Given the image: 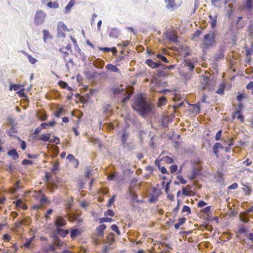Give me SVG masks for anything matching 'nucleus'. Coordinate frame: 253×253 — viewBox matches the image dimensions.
<instances>
[{
    "label": "nucleus",
    "mask_w": 253,
    "mask_h": 253,
    "mask_svg": "<svg viewBox=\"0 0 253 253\" xmlns=\"http://www.w3.org/2000/svg\"><path fill=\"white\" fill-rule=\"evenodd\" d=\"M132 107L134 110L143 117L150 113L152 110L151 103L147 101L145 98L141 95L136 99Z\"/></svg>",
    "instance_id": "f257e3e1"
},
{
    "label": "nucleus",
    "mask_w": 253,
    "mask_h": 253,
    "mask_svg": "<svg viewBox=\"0 0 253 253\" xmlns=\"http://www.w3.org/2000/svg\"><path fill=\"white\" fill-rule=\"evenodd\" d=\"M215 43V34L213 31H210L208 34L205 35L203 42L205 48H210L213 46Z\"/></svg>",
    "instance_id": "f03ea898"
},
{
    "label": "nucleus",
    "mask_w": 253,
    "mask_h": 253,
    "mask_svg": "<svg viewBox=\"0 0 253 253\" xmlns=\"http://www.w3.org/2000/svg\"><path fill=\"white\" fill-rule=\"evenodd\" d=\"M46 15L41 10H38L36 11L34 21L36 26H39L42 24L44 21Z\"/></svg>",
    "instance_id": "7ed1b4c3"
},
{
    "label": "nucleus",
    "mask_w": 253,
    "mask_h": 253,
    "mask_svg": "<svg viewBox=\"0 0 253 253\" xmlns=\"http://www.w3.org/2000/svg\"><path fill=\"white\" fill-rule=\"evenodd\" d=\"M164 35L166 38L170 42L175 43L177 42V37L173 32L171 31H167L164 33Z\"/></svg>",
    "instance_id": "20e7f679"
},
{
    "label": "nucleus",
    "mask_w": 253,
    "mask_h": 253,
    "mask_svg": "<svg viewBox=\"0 0 253 253\" xmlns=\"http://www.w3.org/2000/svg\"><path fill=\"white\" fill-rule=\"evenodd\" d=\"M120 134L121 135L120 137L122 145L125 146V145L129 137V133L126 129H124L120 132Z\"/></svg>",
    "instance_id": "39448f33"
},
{
    "label": "nucleus",
    "mask_w": 253,
    "mask_h": 253,
    "mask_svg": "<svg viewBox=\"0 0 253 253\" xmlns=\"http://www.w3.org/2000/svg\"><path fill=\"white\" fill-rule=\"evenodd\" d=\"M120 35V30L116 28H112L109 30V36L110 38L117 39Z\"/></svg>",
    "instance_id": "423d86ee"
},
{
    "label": "nucleus",
    "mask_w": 253,
    "mask_h": 253,
    "mask_svg": "<svg viewBox=\"0 0 253 253\" xmlns=\"http://www.w3.org/2000/svg\"><path fill=\"white\" fill-rule=\"evenodd\" d=\"M211 83L210 79L208 77H203L201 82V85L203 89H208L209 90H211V87L209 86V84Z\"/></svg>",
    "instance_id": "0eeeda50"
},
{
    "label": "nucleus",
    "mask_w": 253,
    "mask_h": 253,
    "mask_svg": "<svg viewBox=\"0 0 253 253\" xmlns=\"http://www.w3.org/2000/svg\"><path fill=\"white\" fill-rule=\"evenodd\" d=\"M66 225V220L62 217H57L55 220V225L56 228H61Z\"/></svg>",
    "instance_id": "6e6552de"
},
{
    "label": "nucleus",
    "mask_w": 253,
    "mask_h": 253,
    "mask_svg": "<svg viewBox=\"0 0 253 253\" xmlns=\"http://www.w3.org/2000/svg\"><path fill=\"white\" fill-rule=\"evenodd\" d=\"M40 203L41 205H34L33 206V208L34 209H41L42 208V205L45 204V203H48L49 201L48 200V198L44 195H43L42 197V198L40 199Z\"/></svg>",
    "instance_id": "1a4fd4ad"
},
{
    "label": "nucleus",
    "mask_w": 253,
    "mask_h": 253,
    "mask_svg": "<svg viewBox=\"0 0 253 253\" xmlns=\"http://www.w3.org/2000/svg\"><path fill=\"white\" fill-rule=\"evenodd\" d=\"M200 173L201 169L199 167H195L192 169V174L190 176V178L191 180H194Z\"/></svg>",
    "instance_id": "9d476101"
},
{
    "label": "nucleus",
    "mask_w": 253,
    "mask_h": 253,
    "mask_svg": "<svg viewBox=\"0 0 253 253\" xmlns=\"http://www.w3.org/2000/svg\"><path fill=\"white\" fill-rule=\"evenodd\" d=\"M53 244L57 248H60L64 245V242L62 241L57 235L53 236Z\"/></svg>",
    "instance_id": "9b49d317"
},
{
    "label": "nucleus",
    "mask_w": 253,
    "mask_h": 253,
    "mask_svg": "<svg viewBox=\"0 0 253 253\" xmlns=\"http://www.w3.org/2000/svg\"><path fill=\"white\" fill-rule=\"evenodd\" d=\"M92 64L96 68L102 69L105 64V62L103 60L98 58L92 62Z\"/></svg>",
    "instance_id": "f8f14e48"
},
{
    "label": "nucleus",
    "mask_w": 253,
    "mask_h": 253,
    "mask_svg": "<svg viewBox=\"0 0 253 253\" xmlns=\"http://www.w3.org/2000/svg\"><path fill=\"white\" fill-rule=\"evenodd\" d=\"M159 69L157 70L158 74L159 77H163L166 76V73L164 71L167 69V65H163L160 63Z\"/></svg>",
    "instance_id": "ddd939ff"
},
{
    "label": "nucleus",
    "mask_w": 253,
    "mask_h": 253,
    "mask_svg": "<svg viewBox=\"0 0 253 253\" xmlns=\"http://www.w3.org/2000/svg\"><path fill=\"white\" fill-rule=\"evenodd\" d=\"M106 228V226L105 224H101L96 227V231L97 232L98 236L102 237L103 236V232Z\"/></svg>",
    "instance_id": "4468645a"
},
{
    "label": "nucleus",
    "mask_w": 253,
    "mask_h": 253,
    "mask_svg": "<svg viewBox=\"0 0 253 253\" xmlns=\"http://www.w3.org/2000/svg\"><path fill=\"white\" fill-rule=\"evenodd\" d=\"M148 66L152 68H158L160 66L159 62H154L152 59H149L146 60L145 62Z\"/></svg>",
    "instance_id": "2eb2a0df"
},
{
    "label": "nucleus",
    "mask_w": 253,
    "mask_h": 253,
    "mask_svg": "<svg viewBox=\"0 0 253 253\" xmlns=\"http://www.w3.org/2000/svg\"><path fill=\"white\" fill-rule=\"evenodd\" d=\"M56 232L57 235H59L62 237H65L69 233V231L67 230H64L61 228H56Z\"/></svg>",
    "instance_id": "dca6fc26"
},
{
    "label": "nucleus",
    "mask_w": 253,
    "mask_h": 253,
    "mask_svg": "<svg viewBox=\"0 0 253 253\" xmlns=\"http://www.w3.org/2000/svg\"><path fill=\"white\" fill-rule=\"evenodd\" d=\"M209 23L211 25V28L212 29H213L216 25L217 16L215 15V16H212V15H211L209 16Z\"/></svg>",
    "instance_id": "f3484780"
},
{
    "label": "nucleus",
    "mask_w": 253,
    "mask_h": 253,
    "mask_svg": "<svg viewBox=\"0 0 253 253\" xmlns=\"http://www.w3.org/2000/svg\"><path fill=\"white\" fill-rule=\"evenodd\" d=\"M165 2L168 9H173L175 6L174 0H165Z\"/></svg>",
    "instance_id": "a211bd4d"
},
{
    "label": "nucleus",
    "mask_w": 253,
    "mask_h": 253,
    "mask_svg": "<svg viewBox=\"0 0 253 253\" xmlns=\"http://www.w3.org/2000/svg\"><path fill=\"white\" fill-rule=\"evenodd\" d=\"M106 68L114 73H119L120 69L112 64H108L106 66Z\"/></svg>",
    "instance_id": "6ab92c4d"
},
{
    "label": "nucleus",
    "mask_w": 253,
    "mask_h": 253,
    "mask_svg": "<svg viewBox=\"0 0 253 253\" xmlns=\"http://www.w3.org/2000/svg\"><path fill=\"white\" fill-rule=\"evenodd\" d=\"M7 154L9 156L12 157L13 159L14 160H17L19 157V155L17 153L16 149H14L8 151L7 152Z\"/></svg>",
    "instance_id": "aec40b11"
},
{
    "label": "nucleus",
    "mask_w": 253,
    "mask_h": 253,
    "mask_svg": "<svg viewBox=\"0 0 253 253\" xmlns=\"http://www.w3.org/2000/svg\"><path fill=\"white\" fill-rule=\"evenodd\" d=\"M7 124L10 127L16 126L17 123L15 120L11 117H7L6 118Z\"/></svg>",
    "instance_id": "412c9836"
},
{
    "label": "nucleus",
    "mask_w": 253,
    "mask_h": 253,
    "mask_svg": "<svg viewBox=\"0 0 253 253\" xmlns=\"http://www.w3.org/2000/svg\"><path fill=\"white\" fill-rule=\"evenodd\" d=\"M99 49L101 51H103L105 52H110L111 51H113V54H115L117 53V49L116 47H113L112 48H110V47H99Z\"/></svg>",
    "instance_id": "4be33fe9"
},
{
    "label": "nucleus",
    "mask_w": 253,
    "mask_h": 253,
    "mask_svg": "<svg viewBox=\"0 0 253 253\" xmlns=\"http://www.w3.org/2000/svg\"><path fill=\"white\" fill-rule=\"evenodd\" d=\"M75 3V0H70L67 5L65 7V13H69L70 11L71 8L73 7Z\"/></svg>",
    "instance_id": "5701e85b"
},
{
    "label": "nucleus",
    "mask_w": 253,
    "mask_h": 253,
    "mask_svg": "<svg viewBox=\"0 0 253 253\" xmlns=\"http://www.w3.org/2000/svg\"><path fill=\"white\" fill-rule=\"evenodd\" d=\"M185 65L188 67L190 71H193L195 66L191 61L188 59L185 60L184 61Z\"/></svg>",
    "instance_id": "b1692460"
},
{
    "label": "nucleus",
    "mask_w": 253,
    "mask_h": 253,
    "mask_svg": "<svg viewBox=\"0 0 253 253\" xmlns=\"http://www.w3.org/2000/svg\"><path fill=\"white\" fill-rule=\"evenodd\" d=\"M67 159L69 161V162H75L77 163V166H76V168H77L79 164V161L76 159L74 157V155L71 154H69L68 155L67 157Z\"/></svg>",
    "instance_id": "393cba45"
},
{
    "label": "nucleus",
    "mask_w": 253,
    "mask_h": 253,
    "mask_svg": "<svg viewBox=\"0 0 253 253\" xmlns=\"http://www.w3.org/2000/svg\"><path fill=\"white\" fill-rule=\"evenodd\" d=\"M223 0H211V4L215 7L220 8L222 6Z\"/></svg>",
    "instance_id": "a878e982"
},
{
    "label": "nucleus",
    "mask_w": 253,
    "mask_h": 253,
    "mask_svg": "<svg viewBox=\"0 0 253 253\" xmlns=\"http://www.w3.org/2000/svg\"><path fill=\"white\" fill-rule=\"evenodd\" d=\"M186 221L185 217L179 218L178 220V223L174 224V228L176 229H178L180 225H183Z\"/></svg>",
    "instance_id": "bb28decb"
},
{
    "label": "nucleus",
    "mask_w": 253,
    "mask_h": 253,
    "mask_svg": "<svg viewBox=\"0 0 253 253\" xmlns=\"http://www.w3.org/2000/svg\"><path fill=\"white\" fill-rule=\"evenodd\" d=\"M240 219L242 222L247 223L249 221V214L247 213H242L240 215Z\"/></svg>",
    "instance_id": "cd10ccee"
},
{
    "label": "nucleus",
    "mask_w": 253,
    "mask_h": 253,
    "mask_svg": "<svg viewBox=\"0 0 253 253\" xmlns=\"http://www.w3.org/2000/svg\"><path fill=\"white\" fill-rule=\"evenodd\" d=\"M55 124L56 122L54 121L49 123H42L41 124V127L42 128H46L47 126H53Z\"/></svg>",
    "instance_id": "c85d7f7f"
},
{
    "label": "nucleus",
    "mask_w": 253,
    "mask_h": 253,
    "mask_svg": "<svg viewBox=\"0 0 253 253\" xmlns=\"http://www.w3.org/2000/svg\"><path fill=\"white\" fill-rule=\"evenodd\" d=\"M80 234V232L78 229H72L70 233V237L72 239H74Z\"/></svg>",
    "instance_id": "c756f323"
},
{
    "label": "nucleus",
    "mask_w": 253,
    "mask_h": 253,
    "mask_svg": "<svg viewBox=\"0 0 253 253\" xmlns=\"http://www.w3.org/2000/svg\"><path fill=\"white\" fill-rule=\"evenodd\" d=\"M50 136L51 135L49 133H43L41 136L39 140L43 141H47L48 140L49 141Z\"/></svg>",
    "instance_id": "7c9ffc66"
},
{
    "label": "nucleus",
    "mask_w": 253,
    "mask_h": 253,
    "mask_svg": "<svg viewBox=\"0 0 253 253\" xmlns=\"http://www.w3.org/2000/svg\"><path fill=\"white\" fill-rule=\"evenodd\" d=\"M58 84H59V86H60L62 88H67V89L68 90H72V88L71 87L69 86L68 84L66 82H64V81H60L58 82Z\"/></svg>",
    "instance_id": "2f4dec72"
},
{
    "label": "nucleus",
    "mask_w": 253,
    "mask_h": 253,
    "mask_svg": "<svg viewBox=\"0 0 253 253\" xmlns=\"http://www.w3.org/2000/svg\"><path fill=\"white\" fill-rule=\"evenodd\" d=\"M42 33H43V41L45 42H46V40L47 39H51L52 38V37L49 34V33L48 32V31H47L46 30H43L42 31Z\"/></svg>",
    "instance_id": "473e14b6"
},
{
    "label": "nucleus",
    "mask_w": 253,
    "mask_h": 253,
    "mask_svg": "<svg viewBox=\"0 0 253 253\" xmlns=\"http://www.w3.org/2000/svg\"><path fill=\"white\" fill-rule=\"evenodd\" d=\"M233 6V4L232 3H229L228 5V9H227L226 16L229 18H230L231 17L232 15V13H233V10H232Z\"/></svg>",
    "instance_id": "72a5a7b5"
},
{
    "label": "nucleus",
    "mask_w": 253,
    "mask_h": 253,
    "mask_svg": "<svg viewBox=\"0 0 253 253\" xmlns=\"http://www.w3.org/2000/svg\"><path fill=\"white\" fill-rule=\"evenodd\" d=\"M240 113L241 111L240 110H237L234 113L233 116V117H235V116L237 115L236 117L238 119L240 120L241 121H243L244 117L243 115L240 114Z\"/></svg>",
    "instance_id": "f704fd0d"
},
{
    "label": "nucleus",
    "mask_w": 253,
    "mask_h": 253,
    "mask_svg": "<svg viewBox=\"0 0 253 253\" xmlns=\"http://www.w3.org/2000/svg\"><path fill=\"white\" fill-rule=\"evenodd\" d=\"M15 203H16V206H17V207H19L21 208H22L24 210H26L27 207L26 205H25L22 201H21L20 200H17L16 202H15Z\"/></svg>",
    "instance_id": "c9c22d12"
},
{
    "label": "nucleus",
    "mask_w": 253,
    "mask_h": 253,
    "mask_svg": "<svg viewBox=\"0 0 253 253\" xmlns=\"http://www.w3.org/2000/svg\"><path fill=\"white\" fill-rule=\"evenodd\" d=\"M114 221V219L112 218H105L102 217L99 219V221L100 223H102L103 222H111Z\"/></svg>",
    "instance_id": "e433bc0d"
},
{
    "label": "nucleus",
    "mask_w": 253,
    "mask_h": 253,
    "mask_svg": "<svg viewBox=\"0 0 253 253\" xmlns=\"http://www.w3.org/2000/svg\"><path fill=\"white\" fill-rule=\"evenodd\" d=\"M47 6L49 8H57L58 7L59 5L56 2H48L47 4Z\"/></svg>",
    "instance_id": "4c0bfd02"
},
{
    "label": "nucleus",
    "mask_w": 253,
    "mask_h": 253,
    "mask_svg": "<svg viewBox=\"0 0 253 253\" xmlns=\"http://www.w3.org/2000/svg\"><path fill=\"white\" fill-rule=\"evenodd\" d=\"M225 85L223 84H220L219 88L216 91V92L219 94L221 95L224 93Z\"/></svg>",
    "instance_id": "58836bf2"
},
{
    "label": "nucleus",
    "mask_w": 253,
    "mask_h": 253,
    "mask_svg": "<svg viewBox=\"0 0 253 253\" xmlns=\"http://www.w3.org/2000/svg\"><path fill=\"white\" fill-rule=\"evenodd\" d=\"M114 234L113 233L109 234V235L107 237V242L109 244H111L114 241Z\"/></svg>",
    "instance_id": "ea45409f"
},
{
    "label": "nucleus",
    "mask_w": 253,
    "mask_h": 253,
    "mask_svg": "<svg viewBox=\"0 0 253 253\" xmlns=\"http://www.w3.org/2000/svg\"><path fill=\"white\" fill-rule=\"evenodd\" d=\"M20 88V85L17 84H12L10 85L9 90H12V89L17 91Z\"/></svg>",
    "instance_id": "a19ab883"
},
{
    "label": "nucleus",
    "mask_w": 253,
    "mask_h": 253,
    "mask_svg": "<svg viewBox=\"0 0 253 253\" xmlns=\"http://www.w3.org/2000/svg\"><path fill=\"white\" fill-rule=\"evenodd\" d=\"M246 6L248 9L252 10L253 8V0H246Z\"/></svg>",
    "instance_id": "79ce46f5"
},
{
    "label": "nucleus",
    "mask_w": 253,
    "mask_h": 253,
    "mask_svg": "<svg viewBox=\"0 0 253 253\" xmlns=\"http://www.w3.org/2000/svg\"><path fill=\"white\" fill-rule=\"evenodd\" d=\"M111 229L115 231L118 235H120L121 233L119 229L118 226L116 224H113L111 226Z\"/></svg>",
    "instance_id": "37998d69"
},
{
    "label": "nucleus",
    "mask_w": 253,
    "mask_h": 253,
    "mask_svg": "<svg viewBox=\"0 0 253 253\" xmlns=\"http://www.w3.org/2000/svg\"><path fill=\"white\" fill-rule=\"evenodd\" d=\"M57 35L58 38H65V34L63 32L62 30L57 28Z\"/></svg>",
    "instance_id": "c03bdc74"
},
{
    "label": "nucleus",
    "mask_w": 253,
    "mask_h": 253,
    "mask_svg": "<svg viewBox=\"0 0 253 253\" xmlns=\"http://www.w3.org/2000/svg\"><path fill=\"white\" fill-rule=\"evenodd\" d=\"M57 28L61 29L64 31L67 30L66 25L62 22H59L58 23Z\"/></svg>",
    "instance_id": "a18cd8bd"
},
{
    "label": "nucleus",
    "mask_w": 253,
    "mask_h": 253,
    "mask_svg": "<svg viewBox=\"0 0 253 253\" xmlns=\"http://www.w3.org/2000/svg\"><path fill=\"white\" fill-rule=\"evenodd\" d=\"M27 57L29 61L32 64H34L37 62V60L33 58L31 55L28 54Z\"/></svg>",
    "instance_id": "49530a36"
},
{
    "label": "nucleus",
    "mask_w": 253,
    "mask_h": 253,
    "mask_svg": "<svg viewBox=\"0 0 253 253\" xmlns=\"http://www.w3.org/2000/svg\"><path fill=\"white\" fill-rule=\"evenodd\" d=\"M157 56L158 58L160 59L161 60H162L165 63H168L169 62V61L167 59V58L165 56H163V55L160 54H157Z\"/></svg>",
    "instance_id": "de8ad7c7"
},
{
    "label": "nucleus",
    "mask_w": 253,
    "mask_h": 253,
    "mask_svg": "<svg viewBox=\"0 0 253 253\" xmlns=\"http://www.w3.org/2000/svg\"><path fill=\"white\" fill-rule=\"evenodd\" d=\"M176 178L183 184H185L187 183V180L184 179L181 175H177Z\"/></svg>",
    "instance_id": "09e8293b"
},
{
    "label": "nucleus",
    "mask_w": 253,
    "mask_h": 253,
    "mask_svg": "<svg viewBox=\"0 0 253 253\" xmlns=\"http://www.w3.org/2000/svg\"><path fill=\"white\" fill-rule=\"evenodd\" d=\"M123 91V89H121L119 87L114 88L113 90L115 95L121 93Z\"/></svg>",
    "instance_id": "8fccbe9b"
},
{
    "label": "nucleus",
    "mask_w": 253,
    "mask_h": 253,
    "mask_svg": "<svg viewBox=\"0 0 253 253\" xmlns=\"http://www.w3.org/2000/svg\"><path fill=\"white\" fill-rule=\"evenodd\" d=\"M49 142L50 143H55L56 144H58L60 143V139L57 136H54L53 139H50Z\"/></svg>",
    "instance_id": "3c124183"
},
{
    "label": "nucleus",
    "mask_w": 253,
    "mask_h": 253,
    "mask_svg": "<svg viewBox=\"0 0 253 253\" xmlns=\"http://www.w3.org/2000/svg\"><path fill=\"white\" fill-rule=\"evenodd\" d=\"M248 31L251 35H253V21H250Z\"/></svg>",
    "instance_id": "603ef678"
},
{
    "label": "nucleus",
    "mask_w": 253,
    "mask_h": 253,
    "mask_svg": "<svg viewBox=\"0 0 253 253\" xmlns=\"http://www.w3.org/2000/svg\"><path fill=\"white\" fill-rule=\"evenodd\" d=\"M177 166L176 165H173L170 167V172L174 173L177 170Z\"/></svg>",
    "instance_id": "864d4df0"
},
{
    "label": "nucleus",
    "mask_w": 253,
    "mask_h": 253,
    "mask_svg": "<svg viewBox=\"0 0 253 253\" xmlns=\"http://www.w3.org/2000/svg\"><path fill=\"white\" fill-rule=\"evenodd\" d=\"M182 212H187L188 214H189L191 213V209L189 207H188L187 206H184L182 208Z\"/></svg>",
    "instance_id": "5fc2aeb1"
},
{
    "label": "nucleus",
    "mask_w": 253,
    "mask_h": 253,
    "mask_svg": "<svg viewBox=\"0 0 253 253\" xmlns=\"http://www.w3.org/2000/svg\"><path fill=\"white\" fill-rule=\"evenodd\" d=\"M221 134H222V130H218L215 134V140L218 141V140H220V139L221 138Z\"/></svg>",
    "instance_id": "6e6d98bb"
},
{
    "label": "nucleus",
    "mask_w": 253,
    "mask_h": 253,
    "mask_svg": "<svg viewBox=\"0 0 253 253\" xmlns=\"http://www.w3.org/2000/svg\"><path fill=\"white\" fill-rule=\"evenodd\" d=\"M38 116H39V119L41 121L45 120L47 118L46 115L44 113H39L38 114Z\"/></svg>",
    "instance_id": "4d7b16f0"
},
{
    "label": "nucleus",
    "mask_w": 253,
    "mask_h": 253,
    "mask_svg": "<svg viewBox=\"0 0 253 253\" xmlns=\"http://www.w3.org/2000/svg\"><path fill=\"white\" fill-rule=\"evenodd\" d=\"M105 215H109L113 217L114 216V212L112 210H108L105 212Z\"/></svg>",
    "instance_id": "13d9d810"
},
{
    "label": "nucleus",
    "mask_w": 253,
    "mask_h": 253,
    "mask_svg": "<svg viewBox=\"0 0 253 253\" xmlns=\"http://www.w3.org/2000/svg\"><path fill=\"white\" fill-rule=\"evenodd\" d=\"M115 199V195H113L111 198H110L108 202L107 206L110 207L112 204L114 202Z\"/></svg>",
    "instance_id": "bf43d9fd"
},
{
    "label": "nucleus",
    "mask_w": 253,
    "mask_h": 253,
    "mask_svg": "<svg viewBox=\"0 0 253 253\" xmlns=\"http://www.w3.org/2000/svg\"><path fill=\"white\" fill-rule=\"evenodd\" d=\"M90 175V170L87 167L85 169V177L89 178Z\"/></svg>",
    "instance_id": "052dcab7"
},
{
    "label": "nucleus",
    "mask_w": 253,
    "mask_h": 253,
    "mask_svg": "<svg viewBox=\"0 0 253 253\" xmlns=\"http://www.w3.org/2000/svg\"><path fill=\"white\" fill-rule=\"evenodd\" d=\"M33 162L32 161L28 160L27 159H24L22 162V164L23 165H32Z\"/></svg>",
    "instance_id": "680f3d73"
},
{
    "label": "nucleus",
    "mask_w": 253,
    "mask_h": 253,
    "mask_svg": "<svg viewBox=\"0 0 253 253\" xmlns=\"http://www.w3.org/2000/svg\"><path fill=\"white\" fill-rule=\"evenodd\" d=\"M130 94H126V96L122 99V103L123 104H125L127 101L130 98Z\"/></svg>",
    "instance_id": "e2e57ef3"
},
{
    "label": "nucleus",
    "mask_w": 253,
    "mask_h": 253,
    "mask_svg": "<svg viewBox=\"0 0 253 253\" xmlns=\"http://www.w3.org/2000/svg\"><path fill=\"white\" fill-rule=\"evenodd\" d=\"M165 161L168 164H172L173 162V160L172 158L167 156L165 158Z\"/></svg>",
    "instance_id": "0e129e2a"
},
{
    "label": "nucleus",
    "mask_w": 253,
    "mask_h": 253,
    "mask_svg": "<svg viewBox=\"0 0 253 253\" xmlns=\"http://www.w3.org/2000/svg\"><path fill=\"white\" fill-rule=\"evenodd\" d=\"M245 97V94L244 93H241L239 94L237 97V99L238 101H241Z\"/></svg>",
    "instance_id": "69168bd1"
},
{
    "label": "nucleus",
    "mask_w": 253,
    "mask_h": 253,
    "mask_svg": "<svg viewBox=\"0 0 253 253\" xmlns=\"http://www.w3.org/2000/svg\"><path fill=\"white\" fill-rule=\"evenodd\" d=\"M62 112L63 109L60 108L55 112V115L56 117H59L62 114Z\"/></svg>",
    "instance_id": "338daca9"
},
{
    "label": "nucleus",
    "mask_w": 253,
    "mask_h": 253,
    "mask_svg": "<svg viewBox=\"0 0 253 253\" xmlns=\"http://www.w3.org/2000/svg\"><path fill=\"white\" fill-rule=\"evenodd\" d=\"M248 89H252L253 90V82H250L246 86Z\"/></svg>",
    "instance_id": "774afa93"
}]
</instances>
